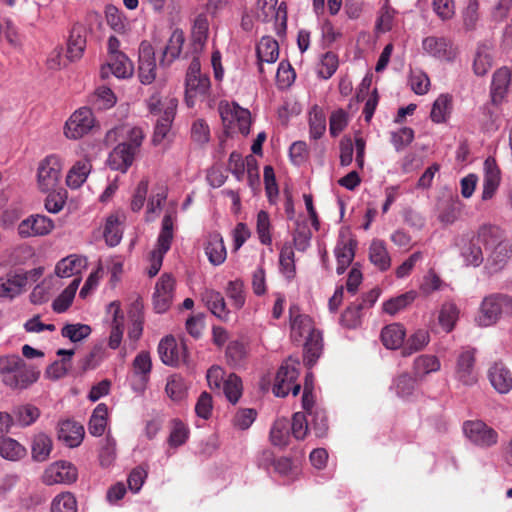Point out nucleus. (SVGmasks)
<instances>
[{
	"mask_svg": "<svg viewBox=\"0 0 512 512\" xmlns=\"http://www.w3.org/2000/svg\"><path fill=\"white\" fill-rule=\"evenodd\" d=\"M87 29L81 23H75L70 31L67 54L70 60L80 59L86 48Z\"/></svg>",
	"mask_w": 512,
	"mask_h": 512,
	"instance_id": "obj_26",
	"label": "nucleus"
},
{
	"mask_svg": "<svg viewBox=\"0 0 512 512\" xmlns=\"http://www.w3.org/2000/svg\"><path fill=\"white\" fill-rule=\"evenodd\" d=\"M84 433V427L76 421L64 420L58 424V439L71 448L81 444Z\"/></svg>",
	"mask_w": 512,
	"mask_h": 512,
	"instance_id": "obj_25",
	"label": "nucleus"
},
{
	"mask_svg": "<svg viewBox=\"0 0 512 512\" xmlns=\"http://www.w3.org/2000/svg\"><path fill=\"white\" fill-rule=\"evenodd\" d=\"M502 315L512 316V297L494 293L483 298L475 321L480 327H489L496 324Z\"/></svg>",
	"mask_w": 512,
	"mask_h": 512,
	"instance_id": "obj_4",
	"label": "nucleus"
},
{
	"mask_svg": "<svg viewBox=\"0 0 512 512\" xmlns=\"http://www.w3.org/2000/svg\"><path fill=\"white\" fill-rule=\"evenodd\" d=\"M108 409L104 403H100L94 409L88 424V431L91 435L99 437L106 429Z\"/></svg>",
	"mask_w": 512,
	"mask_h": 512,
	"instance_id": "obj_45",
	"label": "nucleus"
},
{
	"mask_svg": "<svg viewBox=\"0 0 512 512\" xmlns=\"http://www.w3.org/2000/svg\"><path fill=\"white\" fill-rule=\"evenodd\" d=\"M298 363L288 360L279 368L273 385V393L277 397H285L289 394L291 385L297 380L299 371Z\"/></svg>",
	"mask_w": 512,
	"mask_h": 512,
	"instance_id": "obj_16",
	"label": "nucleus"
},
{
	"mask_svg": "<svg viewBox=\"0 0 512 512\" xmlns=\"http://www.w3.org/2000/svg\"><path fill=\"white\" fill-rule=\"evenodd\" d=\"M310 137L317 140L326 131V117L323 110L315 105L309 112Z\"/></svg>",
	"mask_w": 512,
	"mask_h": 512,
	"instance_id": "obj_50",
	"label": "nucleus"
},
{
	"mask_svg": "<svg viewBox=\"0 0 512 512\" xmlns=\"http://www.w3.org/2000/svg\"><path fill=\"white\" fill-rule=\"evenodd\" d=\"M86 267L87 259L73 254L63 258L57 263L55 273L58 277L68 278L79 275Z\"/></svg>",
	"mask_w": 512,
	"mask_h": 512,
	"instance_id": "obj_31",
	"label": "nucleus"
},
{
	"mask_svg": "<svg viewBox=\"0 0 512 512\" xmlns=\"http://www.w3.org/2000/svg\"><path fill=\"white\" fill-rule=\"evenodd\" d=\"M209 22L205 14H199L193 23L191 31V50L193 57L198 55L204 50L208 39Z\"/></svg>",
	"mask_w": 512,
	"mask_h": 512,
	"instance_id": "obj_23",
	"label": "nucleus"
},
{
	"mask_svg": "<svg viewBox=\"0 0 512 512\" xmlns=\"http://www.w3.org/2000/svg\"><path fill=\"white\" fill-rule=\"evenodd\" d=\"M226 294L236 309H241L245 304L244 284L240 280L230 281L227 285Z\"/></svg>",
	"mask_w": 512,
	"mask_h": 512,
	"instance_id": "obj_62",
	"label": "nucleus"
},
{
	"mask_svg": "<svg viewBox=\"0 0 512 512\" xmlns=\"http://www.w3.org/2000/svg\"><path fill=\"white\" fill-rule=\"evenodd\" d=\"M488 378L494 389L501 394L512 389V374L502 362H495L489 368Z\"/></svg>",
	"mask_w": 512,
	"mask_h": 512,
	"instance_id": "obj_24",
	"label": "nucleus"
},
{
	"mask_svg": "<svg viewBox=\"0 0 512 512\" xmlns=\"http://www.w3.org/2000/svg\"><path fill=\"white\" fill-rule=\"evenodd\" d=\"M138 75L142 84H151L156 77V60L152 45L143 41L139 47Z\"/></svg>",
	"mask_w": 512,
	"mask_h": 512,
	"instance_id": "obj_17",
	"label": "nucleus"
},
{
	"mask_svg": "<svg viewBox=\"0 0 512 512\" xmlns=\"http://www.w3.org/2000/svg\"><path fill=\"white\" fill-rule=\"evenodd\" d=\"M51 512H77L75 497L70 492L57 495L52 501Z\"/></svg>",
	"mask_w": 512,
	"mask_h": 512,
	"instance_id": "obj_61",
	"label": "nucleus"
},
{
	"mask_svg": "<svg viewBox=\"0 0 512 512\" xmlns=\"http://www.w3.org/2000/svg\"><path fill=\"white\" fill-rule=\"evenodd\" d=\"M108 314L112 316L111 331L108 339L109 348L117 349L123 338L124 316L121 313L120 305L117 302H111L107 308Z\"/></svg>",
	"mask_w": 512,
	"mask_h": 512,
	"instance_id": "obj_27",
	"label": "nucleus"
},
{
	"mask_svg": "<svg viewBox=\"0 0 512 512\" xmlns=\"http://www.w3.org/2000/svg\"><path fill=\"white\" fill-rule=\"evenodd\" d=\"M184 42L185 37L183 31L180 29L174 30L163 51L164 58H168L169 62L175 60L180 55Z\"/></svg>",
	"mask_w": 512,
	"mask_h": 512,
	"instance_id": "obj_53",
	"label": "nucleus"
},
{
	"mask_svg": "<svg viewBox=\"0 0 512 512\" xmlns=\"http://www.w3.org/2000/svg\"><path fill=\"white\" fill-rule=\"evenodd\" d=\"M91 169L92 165L88 159L77 161L67 173V185L72 189H78L86 181Z\"/></svg>",
	"mask_w": 512,
	"mask_h": 512,
	"instance_id": "obj_37",
	"label": "nucleus"
},
{
	"mask_svg": "<svg viewBox=\"0 0 512 512\" xmlns=\"http://www.w3.org/2000/svg\"><path fill=\"white\" fill-rule=\"evenodd\" d=\"M136 151L130 148L129 143L118 144L110 153L108 163L111 169L126 172L132 165Z\"/></svg>",
	"mask_w": 512,
	"mask_h": 512,
	"instance_id": "obj_29",
	"label": "nucleus"
},
{
	"mask_svg": "<svg viewBox=\"0 0 512 512\" xmlns=\"http://www.w3.org/2000/svg\"><path fill=\"white\" fill-rule=\"evenodd\" d=\"M417 380L415 376L412 377L409 373L404 372L394 379L392 389L398 397L409 399L415 391Z\"/></svg>",
	"mask_w": 512,
	"mask_h": 512,
	"instance_id": "obj_47",
	"label": "nucleus"
},
{
	"mask_svg": "<svg viewBox=\"0 0 512 512\" xmlns=\"http://www.w3.org/2000/svg\"><path fill=\"white\" fill-rule=\"evenodd\" d=\"M415 299L413 292H407L395 298H391L383 304V310L390 314L395 315L399 311L410 305Z\"/></svg>",
	"mask_w": 512,
	"mask_h": 512,
	"instance_id": "obj_60",
	"label": "nucleus"
},
{
	"mask_svg": "<svg viewBox=\"0 0 512 512\" xmlns=\"http://www.w3.org/2000/svg\"><path fill=\"white\" fill-rule=\"evenodd\" d=\"M77 468L67 461H56L44 471L42 480L46 485L72 484L77 480Z\"/></svg>",
	"mask_w": 512,
	"mask_h": 512,
	"instance_id": "obj_11",
	"label": "nucleus"
},
{
	"mask_svg": "<svg viewBox=\"0 0 512 512\" xmlns=\"http://www.w3.org/2000/svg\"><path fill=\"white\" fill-rule=\"evenodd\" d=\"M94 123L91 109L87 107L79 108L66 121L64 134L68 139H80L91 131Z\"/></svg>",
	"mask_w": 512,
	"mask_h": 512,
	"instance_id": "obj_10",
	"label": "nucleus"
},
{
	"mask_svg": "<svg viewBox=\"0 0 512 512\" xmlns=\"http://www.w3.org/2000/svg\"><path fill=\"white\" fill-rule=\"evenodd\" d=\"M27 277L16 272H9L0 277V298L12 299L22 292Z\"/></svg>",
	"mask_w": 512,
	"mask_h": 512,
	"instance_id": "obj_30",
	"label": "nucleus"
},
{
	"mask_svg": "<svg viewBox=\"0 0 512 512\" xmlns=\"http://www.w3.org/2000/svg\"><path fill=\"white\" fill-rule=\"evenodd\" d=\"M311 419L309 425L315 433L316 437H324L328 431V419L324 410L316 409L313 412H309Z\"/></svg>",
	"mask_w": 512,
	"mask_h": 512,
	"instance_id": "obj_63",
	"label": "nucleus"
},
{
	"mask_svg": "<svg viewBox=\"0 0 512 512\" xmlns=\"http://www.w3.org/2000/svg\"><path fill=\"white\" fill-rule=\"evenodd\" d=\"M205 254L209 262L218 266L222 264L227 256L223 238L219 233L209 234L205 243Z\"/></svg>",
	"mask_w": 512,
	"mask_h": 512,
	"instance_id": "obj_33",
	"label": "nucleus"
},
{
	"mask_svg": "<svg viewBox=\"0 0 512 512\" xmlns=\"http://www.w3.org/2000/svg\"><path fill=\"white\" fill-rule=\"evenodd\" d=\"M290 427L285 419L276 420L270 430V440L273 445L285 447L289 443Z\"/></svg>",
	"mask_w": 512,
	"mask_h": 512,
	"instance_id": "obj_51",
	"label": "nucleus"
},
{
	"mask_svg": "<svg viewBox=\"0 0 512 512\" xmlns=\"http://www.w3.org/2000/svg\"><path fill=\"white\" fill-rule=\"evenodd\" d=\"M369 260L380 271H386L391 266V258L384 241L374 239L369 247Z\"/></svg>",
	"mask_w": 512,
	"mask_h": 512,
	"instance_id": "obj_36",
	"label": "nucleus"
},
{
	"mask_svg": "<svg viewBox=\"0 0 512 512\" xmlns=\"http://www.w3.org/2000/svg\"><path fill=\"white\" fill-rule=\"evenodd\" d=\"M174 279L169 274H163L157 281L153 294V305L157 313L166 312L173 299Z\"/></svg>",
	"mask_w": 512,
	"mask_h": 512,
	"instance_id": "obj_19",
	"label": "nucleus"
},
{
	"mask_svg": "<svg viewBox=\"0 0 512 512\" xmlns=\"http://www.w3.org/2000/svg\"><path fill=\"white\" fill-rule=\"evenodd\" d=\"M218 111L225 128L232 132L238 131L248 135L251 126V113L248 109L240 107L236 103L221 101Z\"/></svg>",
	"mask_w": 512,
	"mask_h": 512,
	"instance_id": "obj_6",
	"label": "nucleus"
},
{
	"mask_svg": "<svg viewBox=\"0 0 512 512\" xmlns=\"http://www.w3.org/2000/svg\"><path fill=\"white\" fill-rule=\"evenodd\" d=\"M123 235V226L120 217L112 214L106 218L103 236L107 245L114 247L117 246Z\"/></svg>",
	"mask_w": 512,
	"mask_h": 512,
	"instance_id": "obj_39",
	"label": "nucleus"
},
{
	"mask_svg": "<svg viewBox=\"0 0 512 512\" xmlns=\"http://www.w3.org/2000/svg\"><path fill=\"white\" fill-rule=\"evenodd\" d=\"M182 348H179L174 337L166 336L158 345V353L165 365L176 366L182 359Z\"/></svg>",
	"mask_w": 512,
	"mask_h": 512,
	"instance_id": "obj_34",
	"label": "nucleus"
},
{
	"mask_svg": "<svg viewBox=\"0 0 512 512\" xmlns=\"http://www.w3.org/2000/svg\"><path fill=\"white\" fill-rule=\"evenodd\" d=\"M62 172L61 159L56 155L47 156L38 166V186L43 192L55 190L59 184Z\"/></svg>",
	"mask_w": 512,
	"mask_h": 512,
	"instance_id": "obj_9",
	"label": "nucleus"
},
{
	"mask_svg": "<svg viewBox=\"0 0 512 512\" xmlns=\"http://www.w3.org/2000/svg\"><path fill=\"white\" fill-rule=\"evenodd\" d=\"M478 241L487 252L485 268L490 274L504 269L512 257V244L497 226L483 225L477 232Z\"/></svg>",
	"mask_w": 512,
	"mask_h": 512,
	"instance_id": "obj_2",
	"label": "nucleus"
},
{
	"mask_svg": "<svg viewBox=\"0 0 512 512\" xmlns=\"http://www.w3.org/2000/svg\"><path fill=\"white\" fill-rule=\"evenodd\" d=\"M279 56V45L276 40L271 37H262L257 45V57L259 60V71L263 73L262 63H274Z\"/></svg>",
	"mask_w": 512,
	"mask_h": 512,
	"instance_id": "obj_35",
	"label": "nucleus"
},
{
	"mask_svg": "<svg viewBox=\"0 0 512 512\" xmlns=\"http://www.w3.org/2000/svg\"><path fill=\"white\" fill-rule=\"evenodd\" d=\"M15 423L27 427L32 425L40 416V410L32 404L15 406L12 410Z\"/></svg>",
	"mask_w": 512,
	"mask_h": 512,
	"instance_id": "obj_43",
	"label": "nucleus"
},
{
	"mask_svg": "<svg viewBox=\"0 0 512 512\" xmlns=\"http://www.w3.org/2000/svg\"><path fill=\"white\" fill-rule=\"evenodd\" d=\"M116 458V442L109 435L103 440L99 452V461L101 466H110Z\"/></svg>",
	"mask_w": 512,
	"mask_h": 512,
	"instance_id": "obj_64",
	"label": "nucleus"
},
{
	"mask_svg": "<svg viewBox=\"0 0 512 512\" xmlns=\"http://www.w3.org/2000/svg\"><path fill=\"white\" fill-rule=\"evenodd\" d=\"M475 353L474 348H466L457 357L456 377L464 385L470 386L477 382Z\"/></svg>",
	"mask_w": 512,
	"mask_h": 512,
	"instance_id": "obj_18",
	"label": "nucleus"
},
{
	"mask_svg": "<svg viewBox=\"0 0 512 512\" xmlns=\"http://www.w3.org/2000/svg\"><path fill=\"white\" fill-rule=\"evenodd\" d=\"M15 371L16 372L11 373L9 376H6L2 381L4 385L13 390L26 389L36 382L39 377V372L27 365L24 360Z\"/></svg>",
	"mask_w": 512,
	"mask_h": 512,
	"instance_id": "obj_20",
	"label": "nucleus"
},
{
	"mask_svg": "<svg viewBox=\"0 0 512 512\" xmlns=\"http://www.w3.org/2000/svg\"><path fill=\"white\" fill-rule=\"evenodd\" d=\"M54 229V222L47 216L35 214L22 220L18 225L21 238L48 235Z\"/></svg>",
	"mask_w": 512,
	"mask_h": 512,
	"instance_id": "obj_13",
	"label": "nucleus"
},
{
	"mask_svg": "<svg viewBox=\"0 0 512 512\" xmlns=\"http://www.w3.org/2000/svg\"><path fill=\"white\" fill-rule=\"evenodd\" d=\"M493 59L491 49L487 44H481L477 47L473 60V70L478 76L485 75L492 67Z\"/></svg>",
	"mask_w": 512,
	"mask_h": 512,
	"instance_id": "obj_46",
	"label": "nucleus"
},
{
	"mask_svg": "<svg viewBox=\"0 0 512 512\" xmlns=\"http://www.w3.org/2000/svg\"><path fill=\"white\" fill-rule=\"evenodd\" d=\"M188 386L180 375H172L167 379L165 391L168 397L175 401L180 402L187 396Z\"/></svg>",
	"mask_w": 512,
	"mask_h": 512,
	"instance_id": "obj_49",
	"label": "nucleus"
},
{
	"mask_svg": "<svg viewBox=\"0 0 512 512\" xmlns=\"http://www.w3.org/2000/svg\"><path fill=\"white\" fill-rule=\"evenodd\" d=\"M452 110V98L448 94H441L433 103L430 118L434 123L447 121Z\"/></svg>",
	"mask_w": 512,
	"mask_h": 512,
	"instance_id": "obj_44",
	"label": "nucleus"
},
{
	"mask_svg": "<svg viewBox=\"0 0 512 512\" xmlns=\"http://www.w3.org/2000/svg\"><path fill=\"white\" fill-rule=\"evenodd\" d=\"M174 219L166 214L162 219L161 231L157 238L156 248L151 252L148 275L154 277L161 269L164 255L169 251L174 237Z\"/></svg>",
	"mask_w": 512,
	"mask_h": 512,
	"instance_id": "obj_7",
	"label": "nucleus"
},
{
	"mask_svg": "<svg viewBox=\"0 0 512 512\" xmlns=\"http://www.w3.org/2000/svg\"><path fill=\"white\" fill-rule=\"evenodd\" d=\"M459 310L456 304L452 302H446L442 305L439 312V324L446 332H451L458 320Z\"/></svg>",
	"mask_w": 512,
	"mask_h": 512,
	"instance_id": "obj_52",
	"label": "nucleus"
},
{
	"mask_svg": "<svg viewBox=\"0 0 512 512\" xmlns=\"http://www.w3.org/2000/svg\"><path fill=\"white\" fill-rule=\"evenodd\" d=\"M291 338L295 342L304 343V361L312 367L321 356L323 349L322 333L314 327L312 318L301 314L297 305L289 308Z\"/></svg>",
	"mask_w": 512,
	"mask_h": 512,
	"instance_id": "obj_1",
	"label": "nucleus"
},
{
	"mask_svg": "<svg viewBox=\"0 0 512 512\" xmlns=\"http://www.w3.org/2000/svg\"><path fill=\"white\" fill-rule=\"evenodd\" d=\"M429 343V334L425 330H418L411 335L403 347L402 355L409 356L414 352L422 350Z\"/></svg>",
	"mask_w": 512,
	"mask_h": 512,
	"instance_id": "obj_56",
	"label": "nucleus"
},
{
	"mask_svg": "<svg viewBox=\"0 0 512 512\" xmlns=\"http://www.w3.org/2000/svg\"><path fill=\"white\" fill-rule=\"evenodd\" d=\"M92 332V329L87 324H66L62 330L61 335L65 338H68L71 342H80L81 340L87 338Z\"/></svg>",
	"mask_w": 512,
	"mask_h": 512,
	"instance_id": "obj_55",
	"label": "nucleus"
},
{
	"mask_svg": "<svg viewBox=\"0 0 512 512\" xmlns=\"http://www.w3.org/2000/svg\"><path fill=\"white\" fill-rule=\"evenodd\" d=\"M106 69L119 79H127L132 77L134 66L132 61L125 54H117L109 57L106 67L102 68V76L106 74Z\"/></svg>",
	"mask_w": 512,
	"mask_h": 512,
	"instance_id": "obj_32",
	"label": "nucleus"
},
{
	"mask_svg": "<svg viewBox=\"0 0 512 512\" xmlns=\"http://www.w3.org/2000/svg\"><path fill=\"white\" fill-rule=\"evenodd\" d=\"M147 105L150 113L157 117L152 141L154 145H158L170 131L178 100L174 97L161 98L159 95H152Z\"/></svg>",
	"mask_w": 512,
	"mask_h": 512,
	"instance_id": "obj_3",
	"label": "nucleus"
},
{
	"mask_svg": "<svg viewBox=\"0 0 512 512\" xmlns=\"http://www.w3.org/2000/svg\"><path fill=\"white\" fill-rule=\"evenodd\" d=\"M480 244L477 234L474 236L464 235L461 238L460 255L465 265L478 267L483 263L484 257Z\"/></svg>",
	"mask_w": 512,
	"mask_h": 512,
	"instance_id": "obj_22",
	"label": "nucleus"
},
{
	"mask_svg": "<svg viewBox=\"0 0 512 512\" xmlns=\"http://www.w3.org/2000/svg\"><path fill=\"white\" fill-rule=\"evenodd\" d=\"M52 450V440L44 433L37 434L32 441V458L35 461L43 462L48 459Z\"/></svg>",
	"mask_w": 512,
	"mask_h": 512,
	"instance_id": "obj_48",
	"label": "nucleus"
},
{
	"mask_svg": "<svg viewBox=\"0 0 512 512\" xmlns=\"http://www.w3.org/2000/svg\"><path fill=\"white\" fill-rule=\"evenodd\" d=\"M202 300L205 302L211 313L219 319H226L228 317L229 312L227 310L224 297L220 292L212 289H206L202 293Z\"/></svg>",
	"mask_w": 512,
	"mask_h": 512,
	"instance_id": "obj_38",
	"label": "nucleus"
},
{
	"mask_svg": "<svg viewBox=\"0 0 512 512\" xmlns=\"http://www.w3.org/2000/svg\"><path fill=\"white\" fill-rule=\"evenodd\" d=\"M484 179L481 198L484 201L490 200L496 193L501 182V172L493 157L484 161Z\"/></svg>",
	"mask_w": 512,
	"mask_h": 512,
	"instance_id": "obj_21",
	"label": "nucleus"
},
{
	"mask_svg": "<svg viewBox=\"0 0 512 512\" xmlns=\"http://www.w3.org/2000/svg\"><path fill=\"white\" fill-rule=\"evenodd\" d=\"M424 52L442 61H452L457 51L450 40L444 37L428 36L422 41Z\"/></svg>",
	"mask_w": 512,
	"mask_h": 512,
	"instance_id": "obj_15",
	"label": "nucleus"
},
{
	"mask_svg": "<svg viewBox=\"0 0 512 512\" xmlns=\"http://www.w3.org/2000/svg\"><path fill=\"white\" fill-rule=\"evenodd\" d=\"M512 82V73L507 67L496 70L491 84V100L493 104H500L504 100L508 87Z\"/></svg>",
	"mask_w": 512,
	"mask_h": 512,
	"instance_id": "obj_28",
	"label": "nucleus"
},
{
	"mask_svg": "<svg viewBox=\"0 0 512 512\" xmlns=\"http://www.w3.org/2000/svg\"><path fill=\"white\" fill-rule=\"evenodd\" d=\"M357 247V241L350 235L341 232L337 244L334 249V254L337 260V274H343L346 269L351 265Z\"/></svg>",
	"mask_w": 512,
	"mask_h": 512,
	"instance_id": "obj_14",
	"label": "nucleus"
},
{
	"mask_svg": "<svg viewBox=\"0 0 512 512\" xmlns=\"http://www.w3.org/2000/svg\"><path fill=\"white\" fill-rule=\"evenodd\" d=\"M218 111L225 128L232 132L238 131L248 135L251 126V113L248 109L240 107L236 103L221 101Z\"/></svg>",
	"mask_w": 512,
	"mask_h": 512,
	"instance_id": "obj_5",
	"label": "nucleus"
},
{
	"mask_svg": "<svg viewBox=\"0 0 512 512\" xmlns=\"http://www.w3.org/2000/svg\"><path fill=\"white\" fill-rule=\"evenodd\" d=\"M440 366V361L436 356L420 355L414 360V376L418 380H421L427 374L438 371L440 369Z\"/></svg>",
	"mask_w": 512,
	"mask_h": 512,
	"instance_id": "obj_42",
	"label": "nucleus"
},
{
	"mask_svg": "<svg viewBox=\"0 0 512 512\" xmlns=\"http://www.w3.org/2000/svg\"><path fill=\"white\" fill-rule=\"evenodd\" d=\"M27 451L17 440L10 437L0 439V456L9 461H19L25 457Z\"/></svg>",
	"mask_w": 512,
	"mask_h": 512,
	"instance_id": "obj_41",
	"label": "nucleus"
},
{
	"mask_svg": "<svg viewBox=\"0 0 512 512\" xmlns=\"http://www.w3.org/2000/svg\"><path fill=\"white\" fill-rule=\"evenodd\" d=\"M189 437L188 427L180 420H173L171 432L168 438V444L170 447H179L183 445Z\"/></svg>",
	"mask_w": 512,
	"mask_h": 512,
	"instance_id": "obj_59",
	"label": "nucleus"
},
{
	"mask_svg": "<svg viewBox=\"0 0 512 512\" xmlns=\"http://www.w3.org/2000/svg\"><path fill=\"white\" fill-rule=\"evenodd\" d=\"M405 338V329L400 324L387 325L382 329L381 340L383 345L388 349L399 348Z\"/></svg>",
	"mask_w": 512,
	"mask_h": 512,
	"instance_id": "obj_40",
	"label": "nucleus"
},
{
	"mask_svg": "<svg viewBox=\"0 0 512 512\" xmlns=\"http://www.w3.org/2000/svg\"><path fill=\"white\" fill-rule=\"evenodd\" d=\"M185 100L188 106L194 105L197 96L205 95L210 88V79L201 73V64L198 57H193L186 73Z\"/></svg>",
	"mask_w": 512,
	"mask_h": 512,
	"instance_id": "obj_8",
	"label": "nucleus"
},
{
	"mask_svg": "<svg viewBox=\"0 0 512 512\" xmlns=\"http://www.w3.org/2000/svg\"><path fill=\"white\" fill-rule=\"evenodd\" d=\"M462 207V203L458 200L446 202L439 212L438 220L445 225L455 223L461 215Z\"/></svg>",
	"mask_w": 512,
	"mask_h": 512,
	"instance_id": "obj_54",
	"label": "nucleus"
},
{
	"mask_svg": "<svg viewBox=\"0 0 512 512\" xmlns=\"http://www.w3.org/2000/svg\"><path fill=\"white\" fill-rule=\"evenodd\" d=\"M223 392L229 402L235 404L242 395V381L234 373H231L224 381Z\"/></svg>",
	"mask_w": 512,
	"mask_h": 512,
	"instance_id": "obj_57",
	"label": "nucleus"
},
{
	"mask_svg": "<svg viewBox=\"0 0 512 512\" xmlns=\"http://www.w3.org/2000/svg\"><path fill=\"white\" fill-rule=\"evenodd\" d=\"M463 431L473 444L480 447H490L498 441V433L480 420L465 422Z\"/></svg>",
	"mask_w": 512,
	"mask_h": 512,
	"instance_id": "obj_12",
	"label": "nucleus"
},
{
	"mask_svg": "<svg viewBox=\"0 0 512 512\" xmlns=\"http://www.w3.org/2000/svg\"><path fill=\"white\" fill-rule=\"evenodd\" d=\"M281 272L287 279H292L295 275L294 251L289 244L283 245L279 255Z\"/></svg>",
	"mask_w": 512,
	"mask_h": 512,
	"instance_id": "obj_58",
	"label": "nucleus"
}]
</instances>
